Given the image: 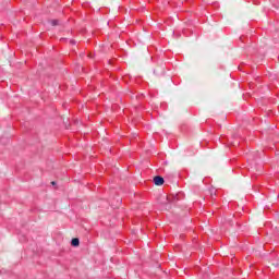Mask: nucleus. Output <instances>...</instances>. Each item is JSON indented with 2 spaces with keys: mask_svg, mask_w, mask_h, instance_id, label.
Here are the masks:
<instances>
[{
  "mask_svg": "<svg viewBox=\"0 0 279 279\" xmlns=\"http://www.w3.org/2000/svg\"><path fill=\"white\" fill-rule=\"evenodd\" d=\"M154 184H156V186H162V184H165V179L160 175H157L154 178Z\"/></svg>",
  "mask_w": 279,
  "mask_h": 279,
  "instance_id": "obj_1",
  "label": "nucleus"
},
{
  "mask_svg": "<svg viewBox=\"0 0 279 279\" xmlns=\"http://www.w3.org/2000/svg\"><path fill=\"white\" fill-rule=\"evenodd\" d=\"M70 43H71L72 45H75V40H71Z\"/></svg>",
  "mask_w": 279,
  "mask_h": 279,
  "instance_id": "obj_4",
  "label": "nucleus"
},
{
  "mask_svg": "<svg viewBox=\"0 0 279 279\" xmlns=\"http://www.w3.org/2000/svg\"><path fill=\"white\" fill-rule=\"evenodd\" d=\"M71 245H73V247L80 246V239L77 238L72 239Z\"/></svg>",
  "mask_w": 279,
  "mask_h": 279,
  "instance_id": "obj_2",
  "label": "nucleus"
},
{
  "mask_svg": "<svg viewBox=\"0 0 279 279\" xmlns=\"http://www.w3.org/2000/svg\"><path fill=\"white\" fill-rule=\"evenodd\" d=\"M51 25H52L53 27H56V25H58V20H52V21H51Z\"/></svg>",
  "mask_w": 279,
  "mask_h": 279,
  "instance_id": "obj_3",
  "label": "nucleus"
},
{
  "mask_svg": "<svg viewBox=\"0 0 279 279\" xmlns=\"http://www.w3.org/2000/svg\"><path fill=\"white\" fill-rule=\"evenodd\" d=\"M51 184H52V185H56V182H54V181H52V182H51Z\"/></svg>",
  "mask_w": 279,
  "mask_h": 279,
  "instance_id": "obj_5",
  "label": "nucleus"
}]
</instances>
